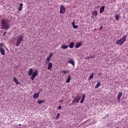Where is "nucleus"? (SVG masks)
I'll return each mask as SVG.
<instances>
[{
  "mask_svg": "<svg viewBox=\"0 0 128 128\" xmlns=\"http://www.w3.org/2000/svg\"><path fill=\"white\" fill-rule=\"evenodd\" d=\"M8 21L6 19H2L1 21L2 30H8L10 28V24H8Z\"/></svg>",
  "mask_w": 128,
  "mask_h": 128,
  "instance_id": "1",
  "label": "nucleus"
},
{
  "mask_svg": "<svg viewBox=\"0 0 128 128\" xmlns=\"http://www.w3.org/2000/svg\"><path fill=\"white\" fill-rule=\"evenodd\" d=\"M32 72H34V70L32 68H31L29 70L28 74V75L29 76H31L32 80H34L36 76H38V70H36L33 73H32Z\"/></svg>",
  "mask_w": 128,
  "mask_h": 128,
  "instance_id": "2",
  "label": "nucleus"
},
{
  "mask_svg": "<svg viewBox=\"0 0 128 128\" xmlns=\"http://www.w3.org/2000/svg\"><path fill=\"white\" fill-rule=\"evenodd\" d=\"M126 35H125L123 36V38L120 39V40H118L116 42V44H119V46H122L124 44V42L126 40Z\"/></svg>",
  "mask_w": 128,
  "mask_h": 128,
  "instance_id": "3",
  "label": "nucleus"
},
{
  "mask_svg": "<svg viewBox=\"0 0 128 128\" xmlns=\"http://www.w3.org/2000/svg\"><path fill=\"white\" fill-rule=\"evenodd\" d=\"M24 40V36L22 35H20L17 38V40L16 42V46H18L20 44V43L22 42V40Z\"/></svg>",
  "mask_w": 128,
  "mask_h": 128,
  "instance_id": "4",
  "label": "nucleus"
},
{
  "mask_svg": "<svg viewBox=\"0 0 128 128\" xmlns=\"http://www.w3.org/2000/svg\"><path fill=\"white\" fill-rule=\"evenodd\" d=\"M80 100V96H76L72 102V104H78Z\"/></svg>",
  "mask_w": 128,
  "mask_h": 128,
  "instance_id": "5",
  "label": "nucleus"
},
{
  "mask_svg": "<svg viewBox=\"0 0 128 128\" xmlns=\"http://www.w3.org/2000/svg\"><path fill=\"white\" fill-rule=\"evenodd\" d=\"M60 14H66V7L64 5H60Z\"/></svg>",
  "mask_w": 128,
  "mask_h": 128,
  "instance_id": "6",
  "label": "nucleus"
},
{
  "mask_svg": "<svg viewBox=\"0 0 128 128\" xmlns=\"http://www.w3.org/2000/svg\"><path fill=\"white\" fill-rule=\"evenodd\" d=\"M54 54H52V52H51L50 54L48 55V56L47 57L46 59V64L50 62V58H52V56Z\"/></svg>",
  "mask_w": 128,
  "mask_h": 128,
  "instance_id": "7",
  "label": "nucleus"
},
{
  "mask_svg": "<svg viewBox=\"0 0 128 128\" xmlns=\"http://www.w3.org/2000/svg\"><path fill=\"white\" fill-rule=\"evenodd\" d=\"M52 62H48V66L47 68V69L50 70H52Z\"/></svg>",
  "mask_w": 128,
  "mask_h": 128,
  "instance_id": "8",
  "label": "nucleus"
},
{
  "mask_svg": "<svg viewBox=\"0 0 128 128\" xmlns=\"http://www.w3.org/2000/svg\"><path fill=\"white\" fill-rule=\"evenodd\" d=\"M80 46H82V42H78L75 44L76 48H80Z\"/></svg>",
  "mask_w": 128,
  "mask_h": 128,
  "instance_id": "9",
  "label": "nucleus"
},
{
  "mask_svg": "<svg viewBox=\"0 0 128 128\" xmlns=\"http://www.w3.org/2000/svg\"><path fill=\"white\" fill-rule=\"evenodd\" d=\"M68 64H72L73 66H74V59H69L68 60Z\"/></svg>",
  "mask_w": 128,
  "mask_h": 128,
  "instance_id": "10",
  "label": "nucleus"
},
{
  "mask_svg": "<svg viewBox=\"0 0 128 128\" xmlns=\"http://www.w3.org/2000/svg\"><path fill=\"white\" fill-rule=\"evenodd\" d=\"M0 52L2 56H4V54H6L4 49L2 48H0Z\"/></svg>",
  "mask_w": 128,
  "mask_h": 128,
  "instance_id": "11",
  "label": "nucleus"
},
{
  "mask_svg": "<svg viewBox=\"0 0 128 128\" xmlns=\"http://www.w3.org/2000/svg\"><path fill=\"white\" fill-rule=\"evenodd\" d=\"M23 6L22 3L20 4L19 8H18V12H22Z\"/></svg>",
  "mask_w": 128,
  "mask_h": 128,
  "instance_id": "12",
  "label": "nucleus"
},
{
  "mask_svg": "<svg viewBox=\"0 0 128 128\" xmlns=\"http://www.w3.org/2000/svg\"><path fill=\"white\" fill-rule=\"evenodd\" d=\"M92 16H98V11L96 10H94L92 12Z\"/></svg>",
  "mask_w": 128,
  "mask_h": 128,
  "instance_id": "13",
  "label": "nucleus"
},
{
  "mask_svg": "<svg viewBox=\"0 0 128 128\" xmlns=\"http://www.w3.org/2000/svg\"><path fill=\"white\" fill-rule=\"evenodd\" d=\"M61 48H62V50H66V48H68V45H64V44H62L61 46Z\"/></svg>",
  "mask_w": 128,
  "mask_h": 128,
  "instance_id": "14",
  "label": "nucleus"
},
{
  "mask_svg": "<svg viewBox=\"0 0 128 128\" xmlns=\"http://www.w3.org/2000/svg\"><path fill=\"white\" fill-rule=\"evenodd\" d=\"M86 98V94H83L82 96V98L81 100L80 101V104H83L84 102V98Z\"/></svg>",
  "mask_w": 128,
  "mask_h": 128,
  "instance_id": "15",
  "label": "nucleus"
},
{
  "mask_svg": "<svg viewBox=\"0 0 128 128\" xmlns=\"http://www.w3.org/2000/svg\"><path fill=\"white\" fill-rule=\"evenodd\" d=\"M104 12V6H102L100 8V14H102Z\"/></svg>",
  "mask_w": 128,
  "mask_h": 128,
  "instance_id": "16",
  "label": "nucleus"
},
{
  "mask_svg": "<svg viewBox=\"0 0 128 128\" xmlns=\"http://www.w3.org/2000/svg\"><path fill=\"white\" fill-rule=\"evenodd\" d=\"M68 46L70 48H74V42H71L69 44Z\"/></svg>",
  "mask_w": 128,
  "mask_h": 128,
  "instance_id": "17",
  "label": "nucleus"
},
{
  "mask_svg": "<svg viewBox=\"0 0 128 128\" xmlns=\"http://www.w3.org/2000/svg\"><path fill=\"white\" fill-rule=\"evenodd\" d=\"M14 81L16 84V85L20 84V82H18V78H16V77L14 78Z\"/></svg>",
  "mask_w": 128,
  "mask_h": 128,
  "instance_id": "18",
  "label": "nucleus"
},
{
  "mask_svg": "<svg viewBox=\"0 0 128 128\" xmlns=\"http://www.w3.org/2000/svg\"><path fill=\"white\" fill-rule=\"evenodd\" d=\"M74 22H75V20H74V21L72 22V27L74 28H78V25H76Z\"/></svg>",
  "mask_w": 128,
  "mask_h": 128,
  "instance_id": "19",
  "label": "nucleus"
},
{
  "mask_svg": "<svg viewBox=\"0 0 128 128\" xmlns=\"http://www.w3.org/2000/svg\"><path fill=\"white\" fill-rule=\"evenodd\" d=\"M100 86V81L97 82L95 86V88H98Z\"/></svg>",
  "mask_w": 128,
  "mask_h": 128,
  "instance_id": "20",
  "label": "nucleus"
},
{
  "mask_svg": "<svg viewBox=\"0 0 128 128\" xmlns=\"http://www.w3.org/2000/svg\"><path fill=\"white\" fill-rule=\"evenodd\" d=\"M40 96L38 95V94L34 93L33 96V98L34 100H36V98H38Z\"/></svg>",
  "mask_w": 128,
  "mask_h": 128,
  "instance_id": "21",
  "label": "nucleus"
},
{
  "mask_svg": "<svg viewBox=\"0 0 128 128\" xmlns=\"http://www.w3.org/2000/svg\"><path fill=\"white\" fill-rule=\"evenodd\" d=\"M70 75H69L68 77L67 80H66V82H67V84H70Z\"/></svg>",
  "mask_w": 128,
  "mask_h": 128,
  "instance_id": "22",
  "label": "nucleus"
},
{
  "mask_svg": "<svg viewBox=\"0 0 128 128\" xmlns=\"http://www.w3.org/2000/svg\"><path fill=\"white\" fill-rule=\"evenodd\" d=\"M38 104H42L43 102H44V100H38L37 102Z\"/></svg>",
  "mask_w": 128,
  "mask_h": 128,
  "instance_id": "23",
  "label": "nucleus"
},
{
  "mask_svg": "<svg viewBox=\"0 0 128 128\" xmlns=\"http://www.w3.org/2000/svg\"><path fill=\"white\" fill-rule=\"evenodd\" d=\"M122 92H119L118 93V98H122Z\"/></svg>",
  "mask_w": 128,
  "mask_h": 128,
  "instance_id": "24",
  "label": "nucleus"
},
{
  "mask_svg": "<svg viewBox=\"0 0 128 128\" xmlns=\"http://www.w3.org/2000/svg\"><path fill=\"white\" fill-rule=\"evenodd\" d=\"M116 20H120V14L116 15L115 16Z\"/></svg>",
  "mask_w": 128,
  "mask_h": 128,
  "instance_id": "25",
  "label": "nucleus"
},
{
  "mask_svg": "<svg viewBox=\"0 0 128 128\" xmlns=\"http://www.w3.org/2000/svg\"><path fill=\"white\" fill-rule=\"evenodd\" d=\"M62 72L64 74H68L70 72L68 71H66V70H64L62 71Z\"/></svg>",
  "mask_w": 128,
  "mask_h": 128,
  "instance_id": "26",
  "label": "nucleus"
},
{
  "mask_svg": "<svg viewBox=\"0 0 128 128\" xmlns=\"http://www.w3.org/2000/svg\"><path fill=\"white\" fill-rule=\"evenodd\" d=\"M94 78V74H92L90 76H89V80H92Z\"/></svg>",
  "mask_w": 128,
  "mask_h": 128,
  "instance_id": "27",
  "label": "nucleus"
},
{
  "mask_svg": "<svg viewBox=\"0 0 128 128\" xmlns=\"http://www.w3.org/2000/svg\"><path fill=\"white\" fill-rule=\"evenodd\" d=\"M103 28H104L102 27V26H100V28H99V30H100V32H102V30Z\"/></svg>",
  "mask_w": 128,
  "mask_h": 128,
  "instance_id": "28",
  "label": "nucleus"
},
{
  "mask_svg": "<svg viewBox=\"0 0 128 128\" xmlns=\"http://www.w3.org/2000/svg\"><path fill=\"white\" fill-rule=\"evenodd\" d=\"M60 113H58L56 116V118H60Z\"/></svg>",
  "mask_w": 128,
  "mask_h": 128,
  "instance_id": "29",
  "label": "nucleus"
},
{
  "mask_svg": "<svg viewBox=\"0 0 128 128\" xmlns=\"http://www.w3.org/2000/svg\"><path fill=\"white\" fill-rule=\"evenodd\" d=\"M57 108L58 109V110H62V106H58V108Z\"/></svg>",
  "mask_w": 128,
  "mask_h": 128,
  "instance_id": "30",
  "label": "nucleus"
},
{
  "mask_svg": "<svg viewBox=\"0 0 128 128\" xmlns=\"http://www.w3.org/2000/svg\"><path fill=\"white\" fill-rule=\"evenodd\" d=\"M6 32H4V34H3L4 36H6Z\"/></svg>",
  "mask_w": 128,
  "mask_h": 128,
  "instance_id": "31",
  "label": "nucleus"
},
{
  "mask_svg": "<svg viewBox=\"0 0 128 128\" xmlns=\"http://www.w3.org/2000/svg\"><path fill=\"white\" fill-rule=\"evenodd\" d=\"M102 74V73H98V76H100V75Z\"/></svg>",
  "mask_w": 128,
  "mask_h": 128,
  "instance_id": "32",
  "label": "nucleus"
},
{
  "mask_svg": "<svg viewBox=\"0 0 128 128\" xmlns=\"http://www.w3.org/2000/svg\"><path fill=\"white\" fill-rule=\"evenodd\" d=\"M117 100H120V98H117Z\"/></svg>",
  "mask_w": 128,
  "mask_h": 128,
  "instance_id": "33",
  "label": "nucleus"
},
{
  "mask_svg": "<svg viewBox=\"0 0 128 128\" xmlns=\"http://www.w3.org/2000/svg\"><path fill=\"white\" fill-rule=\"evenodd\" d=\"M59 102H64V100H59Z\"/></svg>",
  "mask_w": 128,
  "mask_h": 128,
  "instance_id": "34",
  "label": "nucleus"
},
{
  "mask_svg": "<svg viewBox=\"0 0 128 128\" xmlns=\"http://www.w3.org/2000/svg\"><path fill=\"white\" fill-rule=\"evenodd\" d=\"M37 94H38V96H40V92H38Z\"/></svg>",
  "mask_w": 128,
  "mask_h": 128,
  "instance_id": "35",
  "label": "nucleus"
},
{
  "mask_svg": "<svg viewBox=\"0 0 128 128\" xmlns=\"http://www.w3.org/2000/svg\"><path fill=\"white\" fill-rule=\"evenodd\" d=\"M120 100H117L118 102H120Z\"/></svg>",
  "mask_w": 128,
  "mask_h": 128,
  "instance_id": "36",
  "label": "nucleus"
},
{
  "mask_svg": "<svg viewBox=\"0 0 128 128\" xmlns=\"http://www.w3.org/2000/svg\"><path fill=\"white\" fill-rule=\"evenodd\" d=\"M18 126H22V124H19Z\"/></svg>",
  "mask_w": 128,
  "mask_h": 128,
  "instance_id": "37",
  "label": "nucleus"
},
{
  "mask_svg": "<svg viewBox=\"0 0 128 128\" xmlns=\"http://www.w3.org/2000/svg\"><path fill=\"white\" fill-rule=\"evenodd\" d=\"M42 90H40V92Z\"/></svg>",
  "mask_w": 128,
  "mask_h": 128,
  "instance_id": "38",
  "label": "nucleus"
},
{
  "mask_svg": "<svg viewBox=\"0 0 128 128\" xmlns=\"http://www.w3.org/2000/svg\"><path fill=\"white\" fill-rule=\"evenodd\" d=\"M94 30H96V28H95Z\"/></svg>",
  "mask_w": 128,
  "mask_h": 128,
  "instance_id": "39",
  "label": "nucleus"
}]
</instances>
